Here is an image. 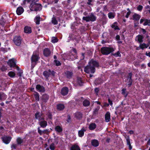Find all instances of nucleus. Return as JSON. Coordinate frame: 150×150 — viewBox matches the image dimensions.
Instances as JSON below:
<instances>
[{
	"label": "nucleus",
	"instance_id": "1",
	"mask_svg": "<svg viewBox=\"0 0 150 150\" xmlns=\"http://www.w3.org/2000/svg\"><path fill=\"white\" fill-rule=\"evenodd\" d=\"M98 66L99 64L97 62L92 60L90 62L89 65L85 68L84 71L87 73L90 72L93 73L95 71L94 67H97Z\"/></svg>",
	"mask_w": 150,
	"mask_h": 150
},
{
	"label": "nucleus",
	"instance_id": "2",
	"mask_svg": "<svg viewBox=\"0 0 150 150\" xmlns=\"http://www.w3.org/2000/svg\"><path fill=\"white\" fill-rule=\"evenodd\" d=\"M114 51L112 48L107 47H102L100 49L101 53L104 55H108Z\"/></svg>",
	"mask_w": 150,
	"mask_h": 150
},
{
	"label": "nucleus",
	"instance_id": "3",
	"mask_svg": "<svg viewBox=\"0 0 150 150\" xmlns=\"http://www.w3.org/2000/svg\"><path fill=\"white\" fill-rule=\"evenodd\" d=\"M41 5L40 4L33 2L30 6V9L32 11H37L40 10L42 8Z\"/></svg>",
	"mask_w": 150,
	"mask_h": 150
},
{
	"label": "nucleus",
	"instance_id": "4",
	"mask_svg": "<svg viewBox=\"0 0 150 150\" xmlns=\"http://www.w3.org/2000/svg\"><path fill=\"white\" fill-rule=\"evenodd\" d=\"M82 19L83 20L86 22L94 21L96 20V17L92 13L89 16L86 17H83Z\"/></svg>",
	"mask_w": 150,
	"mask_h": 150
},
{
	"label": "nucleus",
	"instance_id": "5",
	"mask_svg": "<svg viewBox=\"0 0 150 150\" xmlns=\"http://www.w3.org/2000/svg\"><path fill=\"white\" fill-rule=\"evenodd\" d=\"M39 59V57L38 54L34 53L31 58L32 65H33L34 66Z\"/></svg>",
	"mask_w": 150,
	"mask_h": 150
},
{
	"label": "nucleus",
	"instance_id": "6",
	"mask_svg": "<svg viewBox=\"0 0 150 150\" xmlns=\"http://www.w3.org/2000/svg\"><path fill=\"white\" fill-rule=\"evenodd\" d=\"M14 42L17 46H20L21 43V40L19 36H16L14 39Z\"/></svg>",
	"mask_w": 150,
	"mask_h": 150
},
{
	"label": "nucleus",
	"instance_id": "7",
	"mask_svg": "<svg viewBox=\"0 0 150 150\" xmlns=\"http://www.w3.org/2000/svg\"><path fill=\"white\" fill-rule=\"evenodd\" d=\"M11 139V137H10L4 136L2 137V139L3 142L6 144L10 142Z\"/></svg>",
	"mask_w": 150,
	"mask_h": 150
},
{
	"label": "nucleus",
	"instance_id": "8",
	"mask_svg": "<svg viewBox=\"0 0 150 150\" xmlns=\"http://www.w3.org/2000/svg\"><path fill=\"white\" fill-rule=\"evenodd\" d=\"M7 63L8 65L11 67H14L16 66L15 61L14 59L9 60Z\"/></svg>",
	"mask_w": 150,
	"mask_h": 150
},
{
	"label": "nucleus",
	"instance_id": "9",
	"mask_svg": "<svg viewBox=\"0 0 150 150\" xmlns=\"http://www.w3.org/2000/svg\"><path fill=\"white\" fill-rule=\"evenodd\" d=\"M36 88L38 91L40 92H43L45 91L44 87L43 86H41L39 84L37 85L36 86Z\"/></svg>",
	"mask_w": 150,
	"mask_h": 150
},
{
	"label": "nucleus",
	"instance_id": "10",
	"mask_svg": "<svg viewBox=\"0 0 150 150\" xmlns=\"http://www.w3.org/2000/svg\"><path fill=\"white\" fill-rule=\"evenodd\" d=\"M86 128L83 127L82 128L81 130H79L78 132V135L80 137H81L83 136L84 134V132L86 131Z\"/></svg>",
	"mask_w": 150,
	"mask_h": 150
},
{
	"label": "nucleus",
	"instance_id": "11",
	"mask_svg": "<svg viewBox=\"0 0 150 150\" xmlns=\"http://www.w3.org/2000/svg\"><path fill=\"white\" fill-rule=\"evenodd\" d=\"M24 31L25 33H30L32 32L31 28L30 27L26 26L24 28Z\"/></svg>",
	"mask_w": 150,
	"mask_h": 150
},
{
	"label": "nucleus",
	"instance_id": "12",
	"mask_svg": "<svg viewBox=\"0 0 150 150\" xmlns=\"http://www.w3.org/2000/svg\"><path fill=\"white\" fill-rule=\"evenodd\" d=\"M24 11V9L22 7H18L16 10V12L18 15H21Z\"/></svg>",
	"mask_w": 150,
	"mask_h": 150
},
{
	"label": "nucleus",
	"instance_id": "13",
	"mask_svg": "<svg viewBox=\"0 0 150 150\" xmlns=\"http://www.w3.org/2000/svg\"><path fill=\"white\" fill-rule=\"evenodd\" d=\"M68 92V89L67 87H64L61 90V93L64 95H67Z\"/></svg>",
	"mask_w": 150,
	"mask_h": 150
},
{
	"label": "nucleus",
	"instance_id": "14",
	"mask_svg": "<svg viewBox=\"0 0 150 150\" xmlns=\"http://www.w3.org/2000/svg\"><path fill=\"white\" fill-rule=\"evenodd\" d=\"M51 53L50 50L47 48L45 49L43 52L44 54L46 57H48L49 56Z\"/></svg>",
	"mask_w": 150,
	"mask_h": 150
},
{
	"label": "nucleus",
	"instance_id": "15",
	"mask_svg": "<svg viewBox=\"0 0 150 150\" xmlns=\"http://www.w3.org/2000/svg\"><path fill=\"white\" fill-rule=\"evenodd\" d=\"M105 117V120L106 122H108L110 120V114L109 112H107Z\"/></svg>",
	"mask_w": 150,
	"mask_h": 150
},
{
	"label": "nucleus",
	"instance_id": "16",
	"mask_svg": "<svg viewBox=\"0 0 150 150\" xmlns=\"http://www.w3.org/2000/svg\"><path fill=\"white\" fill-rule=\"evenodd\" d=\"M143 37L141 35H138L136 38V39L137 40L138 42L140 43H142L143 42Z\"/></svg>",
	"mask_w": 150,
	"mask_h": 150
},
{
	"label": "nucleus",
	"instance_id": "17",
	"mask_svg": "<svg viewBox=\"0 0 150 150\" xmlns=\"http://www.w3.org/2000/svg\"><path fill=\"white\" fill-rule=\"evenodd\" d=\"M140 18V16L137 14H134L132 16V19L134 21H138Z\"/></svg>",
	"mask_w": 150,
	"mask_h": 150
},
{
	"label": "nucleus",
	"instance_id": "18",
	"mask_svg": "<svg viewBox=\"0 0 150 150\" xmlns=\"http://www.w3.org/2000/svg\"><path fill=\"white\" fill-rule=\"evenodd\" d=\"M125 137L126 139L127 144L129 145V149H131L132 148V147L130 144L129 137V136H127V135H125Z\"/></svg>",
	"mask_w": 150,
	"mask_h": 150
},
{
	"label": "nucleus",
	"instance_id": "19",
	"mask_svg": "<svg viewBox=\"0 0 150 150\" xmlns=\"http://www.w3.org/2000/svg\"><path fill=\"white\" fill-rule=\"evenodd\" d=\"M132 74L131 73H129L128 75V78L127 80H128V85L130 86L132 84Z\"/></svg>",
	"mask_w": 150,
	"mask_h": 150
},
{
	"label": "nucleus",
	"instance_id": "20",
	"mask_svg": "<svg viewBox=\"0 0 150 150\" xmlns=\"http://www.w3.org/2000/svg\"><path fill=\"white\" fill-rule=\"evenodd\" d=\"M91 144L93 146L95 147L98 146L99 145L98 141L96 139L93 140L91 142Z\"/></svg>",
	"mask_w": 150,
	"mask_h": 150
},
{
	"label": "nucleus",
	"instance_id": "21",
	"mask_svg": "<svg viewBox=\"0 0 150 150\" xmlns=\"http://www.w3.org/2000/svg\"><path fill=\"white\" fill-rule=\"evenodd\" d=\"M47 122L43 120L40 122V125L43 128L45 127L47 125Z\"/></svg>",
	"mask_w": 150,
	"mask_h": 150
},
{
	"label": "nucleus",
	"instance_id": "22",
	"mask_svg": "<svg viewBox=\"0 0 150 150\" xmlns=\"http://www.w3.org/2000/svg\"><path fill=\"white\" fill-rule=\"evenodd\" d=\"M49 96L46 94H43L42 96V100L43 102H45L48 99Z\"/></svg>",
	"mask_w": 150,
	"mask_h": 150
},
{
	"label": "nucleus",
	"instance_id": "23",
	"mask_svg": "<svg viewBox=\"0 0 150 150\" xmlns=\"http://www.w3.org/2000/svg\"><path fill=\"white\" fill-rule=\"evenodd\" d=\"M90 104V102L87 100H85L83 103V104L84 106L87 107Z\"/></svg>",
	"mask_w": 150,
	"mask_h": 150
},
{
	"label": "nucleus",
	"instance_id": "24",
	"mask_svg": "<svg viewBox=\"0 0 150 150\" xmlns=\"http://www.w3.org/2000/svg\"><path fill=\"white\" fill-rule=\"evenodd\" d=\"M41 114L39 112H37L35 114V118L37 119H38L39 120H40L42 119H43L42 117H41Z\"/></svg>",
	"mask_w": 150,
	"mask_h": 150
},
{
	"label": "nucleus",
	"instance_id": "25",
	"mask_svg": "<svg viewBox=\"0 0 150 150\" xmlns=\"http://www.w3.org/2000/svg\"><path fill=\"white\" fill-rule=\"evenodd\" d=\"M71 150H80L79 146L77 145L72 146L71 148Z\"/></svg>",
	"mask_w": 150,
	"mask_h": 150
},
{
	"label": "nucleus",
	"instance_id": "26",
	"mask_svg": "<svg viewBox=\"0 0 150 150\" xmlns=\"http://www.w3.org/2000/svg\"><path fill=\"white\" fill-rule=\"evenodd\" d=\"M64 108V105L62 104H59L57 106V108L58 110H63Z\"/></svg>",
	"mask_w": 150,
	"mask_h": 150
},
{
	"label": "nucleus",
	"instance_id": "27",
	"mask_svg": "<svg viewBox=\"0 0 150 150\" xmlns=\"http://www.w3.org/2000/svg\"><path fill=\"white\" fill-rule=\"evenodd\" d=\"M96 127V125L95 123H92L91 124L89 127V128L90 130H93Z\"/></svg>",
	"mask_w": 150,
	"mask_h": 150
},
{
	"label": "nucleus",
	"instance_id": "28",
	"mask_svg": "<svg viewBox=\"0 0 150 150\" xmlns=\"http://www.w3.org/2000/svg\"><path fill=\"white\" fill-rule=\"evenodd\" d=\"M112 28H114L115 30H119L116 22L114 23L112 25Z\"/></svg>",
	"mask_w": 150,
	"mask_h": 150
},
{
	"label": "nucleus",
	"instance_id": "29",
	"mask_svg": "<svg viewBox=\"0 0 150 150\" xmlns=\"http://www.w3.org/2000/svg\"><path fill=\"white\" fill-rule=\"evenodd\" d=\"M65 74L67 77L68 78H71L72 75L73 74L71 72L69 71H67L65 73Z\"/></svg>",
	"mask_w": 150,
	"mask_h": 150
},
{
	"label": "nucleus",
	"instance_id": "30",
	"mask_svg": "<svg viewBox=\"0 0 150 150\" xmlns=\"http://www.w3.org/2000/svg\"><path fill=\"white\" fill-rule=\"evenodd\" d=\"M40 17L39 16H36L34 19L36 24L38 25L40 24Z\"/></svg>",
	"mask_w": 150,
	"mask_h": 150
},
{
	"label": "nucleus",
	"instance_id": "31",
	"mask_svg": "<svg viewBox=\"0 0 150 150\" xmlns=\"http://www.w3.org/2000/svg\"><path fill=\"white\" fill-rule=\"evenodd\" d=\"M55 130L58 132H61L62 130V128L60 126H57L55 127Z\"/></svg>",
	"mask_w": 150,
	"mask_h": 150
},
{
	"label": "nucleus",
	"instance_id": "32",
	"mask_svg": "<svg viewBox=\"0 0 150 150\" xmlns=\"http://www.w3.org/2000/svg\"><path fill=\"white\" fill-rule=\"evenodd\" d=\"M6 98V95L3 93H0V99L1 100H5Z\"/></svg>",
	"mask_w": 150,
	"mask_h": 150
},
{
	"label": "nucleus",
	"instance_id": "33",
	"mask_svg": "<svg viewBox=\"0 0 150 150\" xmlns=\"http://www.w3.org/2000/svg\"><path fill=\"white\" fill-rule=\"evenodd\" d=\"M122 93L124 95L125 97H126L128 94V93L126 91V89H123L122 90Z\"/></svg>",
	"mask_w": 150,
	"mask_h": 150
},
{
	"label": "nucleus",
	"instance_id": "34",
	"mask_svg": "<svg viewBox=\"0 0 150 150\" xmlns=\"http://www.w3.org/2000/svg\"><path fill=\"white\" fill-rule=\"evenodd\" d=\"M34 95L35 100L37 101H39V96L38 93L35 92L34 93Z\"/></svg>",
	"mask_w": 150,
	"mask_h": 150
},
{
	"label": "nucleus",
	"instance_id": "35",
	"mask_svg": "<svg viewBox=\"0 0 150 150\" xmlns=\"http://www.w3.org/2000/svg\"><path fill=\"white\" fill-rule=\"evenodd\" d=\"M148 45H147L143 43L140 45V48L143 50L145 48H146L148 47Z\"/></svg>",
	"mask_w": 150,
	"mask_h": 150
},
{
	"label": "nucleus",
	"instance_id": "36",
	"mask_svg": "<svg viewBox=\"0 0 150 150\" xmlns=\"http://www.w3.org/2000/svg\"><path fill=\"white\" fill-rule=\"evenodd\" d=\"M108 15V17L110 18H113L114 17L115 15L114 13L112 12L109 13Z\"/></svg>",
	"mask_w": 150,
	"mask_h": 150
},
{
	"label": "nucleus",
	"instance_id": "37",
	"mask_svg": "<svg viewBox=\"0 0 150 150\" xmlns=\"http://www.w3.org/2000/svg\"><path fill=\"white\" fill-rule=\"evenodd\" d=\"M52 23L54 25L57 24L58 23L57 21L54 17H53L52 18Z\"/></svg>",
	"mask_w": 150,
	"mask_h": 150
},
{
	"label": "nucleus",
	"instance_id": "38",
	"mask_svg": "<svg viewBox=\"0 0 150 150\" xmlns=\"http://www.w3.org/2000/svg\"><path fill=\"white\" fill-rule=\"evenodd\" d=\"M8 75L11 77H13L15 75V73L13 71H10L8 73Z\"/></svg>",
	"mask_w": 150,
	"mask_h": 150
},
{
	"label": "nucleus",
	"instance_id": "39",
	"mask_svg": "<svg viewBox=\"0 0 150 150\" xmlns=\"http://www.w3.org/2000/svg\"><path fill=\"white\" fill-rule=\"evenodd\" d=\"M75 115L76 117L78 119L81 118L82 117V114L79 112L76 113Z\"/></svg>",
	"mask_w": 150,
	"mask_h": 150
},
{
	"label": "nucleus",
	"instance_id": "40",
	"mask_svg": "<svg viewBox=\"0 0 150 150\" xmlns=\"http://www.w3.org/2000/svg\"><path fill=\"white\" fill-rule=\"evenodd\" d=\"M19 1V0H14L12 2V4L14 6H17V5L18 4V3Z\"/></svg>",
	"mask_w": 150,
	"mask_h": 150
},
{
	"label": "nucleus",
	"instance_id": "41",
	"mask_svg": "<svg viewBox=\"0 0 150 150\" xmlns=\"http://www.w3.org/2000/svg\"><path fill=\"white\" fill-rule=\"evenodd\" d=\"M49 71L50 72H48L47 71H44L43 72V74L44 76L46 77H47L50 75L51 73L50 71V70H49Z\"/></svg>",
	"mask_w": 150,
	"mask_h": 150
},
{
	"label": "nucleus",
	"instance_id": "42",
	"mask_svg": "<svg viewBox=\"0 0 150 150\" xmlns=\"http://www.w3.org/2000/svg\"><path fill=\"white\" fill-rule=\"evenodd\" d=\"M58 41L57 38L55 37H53L52 38L51 42H52L54 43Z\"/></svg>",
	"mask_w": 150,
	"mask_h": 150
},
{
	"label": "nucleus",
	"instance_id": "43",
	"mask_svg": "<svg viewBox=\"0 0 150 150\" xmlns=\"http://www.w3.org/2000/svg\"><path fill=\"white\" fill-rule=\"evenodd\" d=\"M150 23V20L146 19L144 21V25H149V24Z\"/></svg>",
	"mask_w": 150,
	"mask_h": 150
},
{
	"label": "nucleus",
	"instance_id": "44",
	"mask_svg": "<svg viewBox=\"0 0 150 150\" xmlns=\"http://www.w3.org/2000/svg\"><path fill=\"white\" fill-rule=\"evenodd\" d=\"M17 141L18 143L19 144H21L23 142V140L20 138H17Z\"/></svg>",
	"mask_w": 150,
	"mask_h": 150
},
{
	"label": "nucleus",
	"instance_id": "45",
	"mask_svg": "<svg viewBox=\"0 0 150 150\" xmlns=\"http://www.w3.org/2000/svg\"><path fill=\"white\" fill-rule=\"evenodd\" d=\"M50 148L51 150H54L55 149V146L54 144H51L50 146Z\"/></svg>",
	"mask_w": 150,
	"mask_h": 150
},
{
	"label": "nucleus",
	"instance_id": "46",
	"mask_svg": "<svg viewBox=\"0 0 150 150\" xmlns=\"http://www.w3.org/2000/svg\"><path fill=\"white\" fill-rule=\"evenodd\" d=\"M77 82L79 85L81 86L82 85V82L81 79L80 78H79L78 79Z\"/></svg>",
	"mask_w": 150,
	"mask_h": 150
},
{
	"label": "nucleus",
	"instance_id": "47",
	"mask_svg": "<svg viewBox=\"0 0 150 150\" xmlns=\"http://www.w3.org/2000/svg\"><path fill=\"white\" fill-rule=\"evenodd\" d=\"M54 62L57 66L60 65L61 64V63L59 61H57L56 60H55Z\"/></svg>",
	"mask_w": 150,
	"mask_h": 150
},
{
	"label": "nucleus",
	"instance_id": "48",
	"mask_svg": "<svg viewBox=\"0 0 150 150\" xmlns=\"http://www.w3.org/2000/svg\"><path fill=\"white\" fill-rule=\"evenodd\" d=\"M114 55L116 57H120L121 54L120 53L119 51H118L117 53H115L114 54Z\"/></svg>",
	"mask_w": 150,
	"mask_h": 150
},
{
	"label": "nucleus",
	"instance_id": "49",
	"mask_svg": "<svg viewBox=\"0 0 150 150\" xmlns=\"http://www.w3.org/2000/svg\"><path fill=\"white\" fill-rule=\"evenodd\" d=\"M38 133L42 135L43 134V132L42 131H41V130H40L39 128H38Z\"/></svg>",
	"mask_w": 150,
	"mask_h": 150
},
{
	"label": "nucleus",
	"instance_id": "50",
	"mask_svg": "<svg viewBox=\"0 0 150 150\" xmlns=\"http://www.w3.org/2000/svg\"><path fill=\"white\" fill-rule=\"evenodd\" d=\"M143 8V7L142 6L139 5L137 8V10L139 11H141Z\"/></svg>",
	"mask_w": 150,
	"mask_h": 150
},
{
	"label": "nucleus",
	"instance_id": "51",
	"mask_svg": "<svg viewBox=\"0 0 150 150\" xmlns=\"http://www.w3.org/2000/svg\"><path fill=\"white\" fill-rule=\"evenodd\" d=\"M67 117H68V119H67V122H68V123H69L71 122V118L70 117L69 115H68Z\"/></svg>",
	"mask_w": 150,
	"mask_h": 150
},
{
	"label": "nucleus",
	"instance_id": "52",
	"mask_svg": "<svg viewBox=\"0 0 150 150\" xmlns=\"http://www.w3.org/2000/svg\"><path fill=\"white\" fill-rule=\"evenodd\" d=\"M131 13V12L130 10H129L127 13L126 15L125 16L126 18H128L129 16L130 15Z\"/></svg>",
	"mask_w": 150,
	"mask_h": 150
},
{
	"label": "nucleus",
	"instance_id": "53",
	"mask_svg": "<svg viewBox=\"0 0 150 150\" xmlns=\"http://www.w3.org/2000/svg\"><path fill=\"white\" fill-rule=\"evenodd\" d=\"M16 146H17V145L16 144H13L12 145L11 147L12 148L15 149H16Z\"/></svg>",
	"mask_w": 150,
	"mask_h": 150
},
{
	"label": "nucleus",
	"instance_id": "54",
	"mask_svg": "<svg viewBox=\"0 0 150 150\" xmlns=\"http://www.w3.org/2000/svg\"><path fill=\"white\" fill-rule=\"evenodd\" d=\"M33 1V0H24V1L25 3L27 2L28 3Z\"/></svg>",
	"mask_w": 150,
	"mask_h": 150
},
{
	"label": "nucleus",
	"instance_id": "55",
	"mask_svg": "<svg viewBox=\"0 0 150 150\" xmlns=\"http://www.w3.org/2000/svg\"><path fill=\"white\" fill-rule=\"evenodd\" d=\"M145 20V19H141L140 20V23L141 24H142L143 22H144V21Z\"/></svg>",
	"mask_w": 150,
	"mask_h": 150
},
{
	"label": "nucleus",
	"instance_id": "56",
	"mask_svg": "<svg viewBox=\"0 0 150 150\" xmlns=\"http://www.w3.org/2000/svg\"><path fill=\"white\" fill-rule=\"evenodd\" d=\"M116 38L117 40H119L120 39V36L119 35H117L116 36Z\"/></svg>",
	"mask_w": 150,
	"mask_h": 150
},
{
	"label": "nucleus",
	"instance_id": "57",
	"mask_svg": "<svg viewBox=\"0 0 150 150\" xmlns=\"http://www.w3.org/2000/svg\"><path fill=\"white\" fill-rule=\"evenodd\" d=\"M95 92L97 93L99 91L98 88H96L95 89Z\"/></svg>",
	"mask_w": 150,
	"mask_h": 150
},
{
	"label": "nucleus",
	"instance_id": "58",
	"mask_svg": "<svg viewBox=\"0 0 150 150\" xmlns=\"http://www.w3.org/2000/svg\"><path fill=\"white\" fill-rule=\"evenodd\" d=\"M1 69L2 71H4L6 70V68L4 67H3L1 68Z\"/></svg>",
	"mask_w": 150,
	"mask_h": 150
},
{
	"label": "nucleus",
	"instance_id": "59",
	"mask_svg": "<svg viewBox=\"0 0 150 150\" xmlns=\"http://www.w3.org/2000/svg\"><path fill=\"white\" fill-rule=\"evenodd\" d=\"M108 102L110 104V105H112V101L110 100V99H108Z\"/></svg>",
	"mask_w": 150,
	"mask_h": 150
},
{
	"label": "nucleus",
	"instance_id": "60",
	"mask_svg": "<svg viewBox=\"0 0 150 150\" xmlns=\"http://www.w3.org/2000/svg\"><path fill=\"white\" fill-rule=\"evenodd\" d=\"M142 30L143 33L144 34H145V33H146V31L144 29H142Z\"/></svg>",
	"mask_w": 150,
	"mask_h": 150
},
{
	"label": "nucleus",
	"instance_id": "61",
	"mask_svg": "<svg viewBox=\"0 0 150 150\" xmlns=\"http://www.w3.org/2000/svg\"><path fill=\"white\" fill-rule=\"evenodd\" d=\"M146 55L150 57V52L148 53H146Z\"/></svg>",
	"mask_w": 150,
	"mask_h": 150
},
{
	"label": "nucleus",
	"instance_id": "62",
	"mask_svg": "<svg viewBox=\"0 0 150 150\" xmlns=\"http://www.w3.org/2000/svg\"><path fill=\"white\" fill-rule=\"evenodd\" d=\"M129 133L130 134H133L134 133L132 131H130L129 132Z\"/></svg>",
	"mask_w": 150,
	"mask_h": 150
},
{
	"label": "nucleus",
	"instance_id": "63",
	"mask_svg": "<svg viewBox=\"0 0 150 150\" xmlns=\"http://www.w3.org/2000/svg\"><path fill=\"white\" fill-rule=\"evenodd\" d=\"M73 52H74V53L76 54V50L75 49H74L73 50Z\"/></svg>",
	"mask_w": 150,
	"mask_h": 150
},
{
	"label": "nucleus",
	"instance_id": "64",
	"mask_svg": "<svg viewBox=\"0 0 150 150\" xmlns=\"http://www.w3.org/2000/svg\"><path fill=\"white\" fill-rule=\"evenodd\" d=\"M147 143L149 144H150V139L147 142Z\"/></svg>",
	"mask_w": 150,
	"mask_h": 150
}]
</instances>
